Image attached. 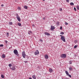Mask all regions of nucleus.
Instances as JSON below:
<instances>
[{
  "label": "nucleus",
  "mask_w": 79,
  "mask_h": 79,
  "mask_svg": "<svg viewBox=\"0 0 79 79\" xmlns=\"http://www.w3.org/2000/svg\"><path fill=\"white\" fill-rule=\"evenodd\" d=\"M24 8H25V9H26V10H27V6H24Z\"/></svg>",
  "instance_id": "dca6fc26"
},
{
  "label": "nucleus",
  "mask_w": 79,
  "mask_h": 79,
  "mask_svg": "<svg viewBox=\"0 0 79 79\" xmlns=\"http://www.w3.org/2000/svg\"><path fill=\"white\" fill-rule=\"evenodd\" d=\"M67 76H69V77H71V75H69V74L68 75H67Z\"/></svg>",
  "instance_id": "c85d7f7f"
},
{
  "label": "nucleus",
  "mask_w": 79,
  "mask_h": 79,
  "mask_svg": "<svg viewBox=\"0 0 79 79\" xmlns=\"http://www.w3.org/2000/svg\"><path fill=\"white\" fill-rule=\"evenodd\" d=\"M28 34L30 35V32H29V31H28Z\"/></svg>",
  "instance_id": "49530a36"
},
{
  "label": "nucleus",
  "mask_w": 79,
  "mask_h": 79,
  "mask_svg": "<svg viewBox=\"0 0 79 79\" xmlns=\"http://www.w3.org/2000/svg\"><path fill=\"white\" fill-rule=\"evenodd\" d=\"M18 10H21V7H18Z\"/></svg>",
  "instance_id": "a878e982"
},
{
  "label": "nucleus",
  "mask_w": 79,
  "mask_h": 79,
  "mask_svg": "<svg viewBox=\"0 0 79 79\" xmlns=\"http://www.w3.org/2000/svg\"><path fill=\"white\" fill-rule=\"evenodd\" d=\"M69 71H72L73 68H72L71 67H69Z\"/></svg>",
  "instance_id": "aec40b11"
},
{
  "label": "nucleus",
  "mask_w": 79,
  "mask_h": 79,
  "mask_svg": "<svg viewBox=\"0 0 79 79\" xmlns=\"http://www.w3.org/2000/svg\"><path fill=\"white\" fill-rule=\"evenodd\" d=\"M6 34L7 37H8V36H9V33L8 32H7Z\"/></svg>",
  "instance_id": "cd10ccee"
},
{
  "label": "nucleus",
  "mask_w": 79,
  "mask_h": 79,
  "mask_svg": "<svg viewBox=\"0 0 79 79\" xmlns=\"http://www.w3.org/2000/svg\"><path fill=\"white\" fill-rule=\"evenodd\" d=\"M5 42L6 43V44H7V43H8V41L6 40H5Z\"/></svg>",
  "instance_id": "e433bc0d"
},
{
  "label": "nucleus",
  "mask_w": 79,
  "mask_h": 79,
  "mask_svg": "<svg viewBox=\"0 0 79 79\" xmlns=\"http://www.w3.org/2000/svg\"><path fill=\"white\" fill-rule=\"evenodd\" d=\"M60 37H63V36L62 35H60Z\"/></svg>",
  "instance_id": "a18cd8bd"
},
{
  "label": "nucleus",
  "mask_w": 79,
  "mask_h": 79,
  "mask_svg": "<svg viewBox=\"0 0 79 79\" xmlns=\"http://www.w3.org/2000/svg\"><path fill=\"white\" fill-rule=\"evenodd\" d=\"M1 77L3 79L4 77V76H3V75H1Z\"/></svg>",
  "instance_id": "4be33fe9"
},
{
  "label": "nucleus",
  "mask_w": 79,
  "mask_h": 79,
  "mask_svg": "<svg viewBox=\"0 0 79 79\" xmlns=\"http://www.w3.org/2000/svg\"><path fill=\"white\" fill-rule=\"evenodd\" d=\"M44 34L45 35H48V36H49L50 35V33H49L47 32H44Z\"/></svg>",
  "instance_id": "6e6552de"
},
{
  "label": "nucleus",
  "mask_w": 79,
  "mask_h": 79,
  "mask_svg": "<svg viewBox=\"0 0 79 79\" xmlns=\"http://www.w3.org/2000/svg\"><path fill=\"white\" fill-rule=\"evenodd\" d=\"M22 54L23 57L24 58H26V53H25V52L24 51H23L22 52Z\"/></svg>",
  "instance_id": "7ed1b4c3"
},
{
  "label": "nucleus",
  "mask_w": 79,
  "mask_h": 79,
  "mask_svg": "<svg viewBox=\"0 0 79 79\" xmlns=\"http://www.w3.org/2000/svg\"><path fill=\"white\" fill-rule=\"evenodd\" d=\"M43 1H45V0H43Z\"/></svg>",
  "instance_id": "8fccbe9b"
},
{
  "label": "nucleus",
  "mask_w": 79,
  "mask_h": 79,
  "mask_svg": "<svg viewBox=\"0 0 79 79\" xmlns=\"http://www.w3.org/2000/svg\"><path fill=\"white\" fill-rule=\"evenodd\" d=\"M60 34H61L62 35H63L64 34V32L62 31L60 32Z\"/></svg>",
  "instance_id": "5701e85b"
},
{
  "label": "nucleus",
  "mask_w": 79,
  "mask_h": 79,
  "mask_svg": "<svg viewBox=\"0 0 79 79\" xmlns=\"http://www.w3.org/2000/svg\"><path fill=\"white\" fill-rule=\"evenodd\" d=\"M32 77L33 79H36V77H35V75H33L32 76Z\"/></svg>",
  "instance_id": "4468645a"
},
{
  "label": "nucleus",
  "mask_w": 79,
  "mask_h": 79,
  "mask_svg": "<svg viewBox=\"0 0 79 79\" xmlns=\"http://www.w3.org/2000/svg\"><path fill=\"white\" fill-rule=\"evenodd\" d=\"M9 67H11V64H9Z\"/></svg>",
  "instance_id": "2f4dec72"
},
{
  "label": "nucleus",
  "mask_w": 79,
  "mask_h": 79,
  "mask_svg": "<svg viewBox=\"0 0 79 79\" xmlns=\"http://www.w3.org/2000/svg\"><path fill=\"white\" fill-rule=\"evenodd\" d=\"M69 64H72V61L70 60L69 61Z\"/></svg>",
  "instance_id": "393cba45"
},
{
  "label": "nucleus",
  "mask_w": 79,
  "mask_h": 79,
  "mask_svg": "<svg viewBox=\"0 0 79 79\" xmlns=\"http://www.w3.org/2000/svg\"><path fill=\"white\" fill-rule=\"evenodd\" d=\"M14 53L15 55H17V56H19V54H18V51L16 49H15V50H14Z\"/></svg>",
  "instance_id": "f257e3e1"
},
{
  "label": "nucleus",
  "mask_w": 79,
  "mask_h": 79,
  "mask_svg": "<svg viewBox=\"0 0 79 79\" xmlns=\"http://www.w3.org/2000/svg\"><path fill=\"white\" fill-rule=\"evenodd\" d=\"M60 57L63 58H66V55L65 54H63L61 55Z\"/></svg>",
  "instance_id": "f03ea898"
},
{
  "label": "nucleus",
  "mask_w": 79,
  "mask_h": 79,
  "mask_svg": "<svg viewBox=\"0 0 79 79\" xmlns=\"http://www.w3.org/2000/svg\"><path fill=\"white\" fill-rule=\"evenodd\" d=\"M0 47H3V44H1V45H0Z\"/></svg>",
  "instance_id": "473e14b6"
},
{
  "label": "nucleus",
  "mask_w": 79,
  "mask_h": 79,
  "mask_svg": "<svg viewBox=\"0 0 79 79\" xmlns=\"http://www.w3.org/2000/svg\"><path fill=\"white\" fill-rule=\"evenodd\" d=\"M17 20H18V21H19V22H20V21H21V19H20L19 17H17Z\"/></svg>",
  "instance_id": "1a4fd4ad"
},
{
  "label": "nucleus",
  "mask_w": 79,
  "mask_h": 79,
  "mask_svg": "<svg viewBox=\"0 0 79 79\" xmlns=\"http://www.w3.org/2000/svg\"><path fill=\"white\" fill-rule=\"evenodd\" d=\"M77 45H75L74 46V48H77Z\"/></svg>",
  "instance_id": "c756f323"
},
{
  "label": "nucleus",
  "mask_w": 79,
  "mask_h": 79,
  "mask_svg": "<svg viewBox=\"0 0 79 79\" xmlns=\"http://www.w3.org/2000/svg\"><path fill=\"white\" fill-rule=\"evenodd\" d=\"M66 2H69V0H66Z\"/></svg>",
  "instance_id": "58836bf2"
},
{
  "label": "nucleus",
  "mask_w": 79,
  "mask_h": 79,
  "mask_svg": "<svg viewBox=\"0 0 79 79\" xmlns=\"http://www.w3.org/2000/svg\"><path fill=\"white\" fill-rule=\"evenodd\" d=\"M76 7H77V10H79V5L77 6H76Z\"/></svg>",
  "instance_id": "6ab92c4d"
},
{
  "label": "nucleus",
  "mask_w": 79,
  "mask_h": 79,
  "mask_svg": "<svg viewBox=\"0 0 79 79\" xmlns=\"http://www.w3.org/2000/svg\"><path fill=\"white\" fill-rule=\"evenodd\" d=\"M44 57L46 59H48V55H44Z\"/></svg>",
  "instance_id": "9d476101"
},
{
  "label": "nucleus",
  "mask_w": 79,
  "mask_h": 79,
  "mask_svg": "<svg viewBox=\"0 0 79 79\" xmlns=\"http://www.w3.org/2000/svg\"><path fill=\"white\" fill-rule=\"evenodd\" d=\"M28 31L30 33H31V34H32V31Z\"/></svg>",
  "instance_id": "bb28decb"
},
{
  "label": "nucleus",
  "mask_w": 79,
  "mask_h": 79,
  "mask_svg": "<svg viewBox=\"0 0 79 79\" xmlns=\"http://www.w3.org/2000/svg\"><path fill=\"white\" fill-rule=\"evenodd\" d=\"M60 11H61L62 10V8H60Z\"/></svg>",
  "instance_id": "4c0bfd02"
},
{
  "label": "nucleus",
  "mask_w": 79,
  "mask_h": 79,
  "mask_svg": "<svg viewBox=\"0 0 79 79\" xmlns=\"http://www.w3.org/2000/svg\"><path fill=\"white\" fill-rule=\"evenodd\" d=\"M49 71L51 73H52V72H53V69H51L50 68H49Z\"/></svg>",
  "instance_id": "0eeeda50"
},
{
  "label": "nucleus",
  "mask_w": 79,
  "mask_h": 79,
  "mask_svg": "<svg viewBox=\"0 0 79 79\" xmlns=\"http://www.w3.org/2000/svg\"><path fill=\"white\" fill-rule=\"evenodd\" d=\"M57 26H59L60 24V22L58 21L56 23Z\"/></svg>",
  "instance_id": "2eb2a0df"
},
{
  "label": "nucleus",
  "mask_w": 79,
  "mask_h": 79,
  "mask_svg": "<svg viewBox=\"0 0 79 79\" xmlns=\"http://www.w3.org/2000/svg\"><path fill=\"white\" fill-rule=\"evenodd\" d=\"M70 5H74V3L73 2H71L70 3Z\"/></svg>",
  "instance_id": "412c9836"
},
{
  "label": "nucleus",
  "mask_w": 79,
  "mask_h": 79,
  "mask_svg": "<svg viewBox=\"0 0 79 79\" xmlns=\"http://www.w3.org/2000/svg\"><path fill=\"white\" fill-rule=\"evenodd\" d=\"M74 56H75V57H76V56H77V55H76V54H75L74 55Z\"/></svg>",
  "instance_id": "ea45409f"
},
{
  "label": "nucleus",
  "mask_w": 79,
  "mask_h": 79,
  "mask_svg": "<svg viewBox=\"0 0 79 79\" xmlns=\"http://www.w3.org/2000/svg\"><path fill=\"white\" fill-rule=\"evenodd\" d=\"M39 52L38 50H36L35 52V55H39Z\"/></svg>",
  "instance_id": "39448f33"
},
{
  "label": "nucleus",
  "mask_w": 79,
  "mask_h": 79,
  "mask_svg": "<svg viewBox=\"0 0 79 79\" xmlns=\"http://www.w3.org/2000/svg\"><path fill=\"white\" fill-rule=\"evenodd\" d=\"M65 73L67 76H68V75L69 74V73H68V71L66 70L65 71Z\"/></svg>",
  "instance_id": "ddd939ff"
},
{
  "label": "nucleus",
  "mask_w": 79,
  "mask_h": 79,
  "mask_svg": "<svg viewBox=\"0 0 79 79\" xmlns=\"http://www.w3.org/2000/svg\"><path fill=\"white\" fill-rule=\"evenodd\" d=\"M27 59H29V57H28V56H27Z\"/></svg>",
  "instance_id": "de8ad7c7"
},
{
  "label": "nucleus",
  "mask_w": 79,
  "mask_h": 79,
  "mask_svg": "<svg viewBox=\"0 0 79 79\" xmlns=\"http://www.w3.org/2000/svg\"><path fill=\"white\" fill-rule=\"evenodd\" d=\"M10 48H9V49H10Z\"/></svg>",
  "instance_id": "3c124183"
},
{
  "label": "nucleus",
  "mask_w": 79,
  "mask_h": 79,
  "mask_svg": "<svg viewBox=\"0 0 79 79\" xmlns=\"http://www.w3.org/2000/svg\"><path fill=\"white\" fill-rule=\"evenodd\" d=\"M40 42H43V41H42V40L41 39L40 40Z\"/></svg>",
  "instance_id": "c9c22d12"
},
{
  "label": "nucleus",
  "mask_w": 79,
  "mask_h": 79,
  "mask_svg": "<svg viewBox=\"0 0 79 79\" xmlns=\"http://www.w3.org/2000/svg\"><path fill=\"white\" fill-rule=\"evenodd\" d=\"M12 70H15L16 69L15 68V66H12V67L10 68Z\"/></svg>",
  "instance_id": "9b49d317"
},
{
  "label": "nucleus",
  "mask_w": 79,
  "mask_h": 79,
  "mask_svg": "<svg viewBox=\"0 0 79 79\" xmlns=\"http://www.w3.org/2000/svg\"><path fill=\"white\" fill-rule=\"evenodd\" d=\"M17 24L19 26H21V23H18Z\"/></svg>",
  "instance_id": "f3484780"
},
{
  "label": "nucleus",
  "mask_w": 79,
  "mask_h": 79,
  "mask_svg": "<svg viewBox=\"0 0 79 79\" xmlns=\"http://www.w3.org/2000/svg\"><path fill=\"white\" fill-rule=\"evenodd\" d=\"M55 29L54 26H51V31H53L54 29Z\"/></svg>",
  "instance_id": "423d86ee"
},
{
  "label": "nucleus",
  "mask_w": 79,
  "mask_h": 79,
  "mask_svg": "<svg viewBox=\"0 0 79 79\" xmlns=\"http://www.w3.org/2000/svg\"><path fill=\"white\" fill-rule=\"evenodd\" d=\"M74 42L75 43H77V40H75Z\"/></svg>",
  "instance_id": "b1692460"
},
{
  "label": "nucleus",
  "mask_w": 79,
  "mask_h": 79,
  "mask_svg": "<svg viewBox=\"0 0 79 79\" xmlns=\"http://www.w3.org/2000/svg\"><path fill=\"white\" fill-rule=\"evenodd\" d=\"M60 39L62 41L64 42H66V40H65L64 36H63L61 37Z\"/></svg>",
  "instance_id": "20e7f679"
},
{
  "label": "nucleus",
  "mask_w": 79,
  "mask_h": 79,
  "mask_svg": "<svg viewBox=\"0 0 79 79\" xmlns=\"http://www.w3.org/2000/svg\"><path fill=\"white\" fill-rule=\"evenodd\" d=\"M74 10L75 11H76V8L75 7H74Z\"/></svg>",
  "instance_id": "f704fd0d"
},
{
  "label": "nucleus",
  "mask_w": 79,
  "mask_h": 79,
  "mask_svg": "<svg viewBox=\"0 0 79 79\" xmlns=\"http://www.w3.org/2000/svg\"><path fill=\"white\" fill-rule=\"evenodd\" d=\"M4 6V5H3V4H2L1 5V6H2V7Z\"/></svg>",
  "instance_id": "a19ab883"
},
{
  "label": "nucleus",
  "mask_w": 79,
  "mask_h": 79,
  "mask_svg": "<svg viewBox=\"0 0 79 79\" xmlns=\"http://www.w3.org/2000/svg\"><path fill=\"white\" fill-rule=\"evenodd\" d=\"M9 24L10 25H12L13 24V23L11 22H9Z\"/></svg>",
  "instance_id": "a211bd4d"
},
{
  "label": "nucleus",
  "mask_w": 79,
  "mask_h": 79,
  "mask_svg": "<svg viewBox=\"0 0 79 79\" xmlns=\"http://www.w3.org/2000/svg\"><path fill=\"white\" fill-rule=\"evenodd\" d=\"M24 62L26 63H27V61H24Z\"/></svg>",
  "instance_id": "37998d69"
},
{
  "label": "nucleus",
  "mask_w": 79,
  "mask_h": 79,
  "mask_svg": "<svg viewBox=\"0 0 79 79\" xmlns=\"http://www.w3.org/2000/svg\"><path fill=\"white\" fill-rule=\"evenodd\" d=\"M43 19H44V20H45V18L44 17V18H43Z\"/></svg>",
  "instance_id": "c03bdc74"
},
{
  "label": "nucleus",
  "mask_w": 79,
  "mask_h": 79,
  "mask_svg": "<svg viewBox=\"0 0 79 79\" xmlns=\"http://www.w3.org/2000/svg\"><path fill=\"white\" fill-rule=\"evenodd\" d=\"M60 29H62V27H60Z\"/></svg>",
  "instance_id": "79ce46f5"
},
{
  "label": "nucleus",
  "mask_w": 79,
  "mask_h": 79,
  "mask_svg": "<svg viewBox=\"0 0 79 79\" xmlns=\"http://www.w3.org/2000/svg\"><path fill=\"white\" fill-rule=\"evenodd\" d=\"M32 26H33V27H34V25H32Z\"/></svg>",
  "instance_id": "09e8293b"
},
{
  "label": "nucleus",
  "mask_w": 79,
  "mask_h": 79,
  "mask_svg": "<svg viewBox=\"0 0 79 79\" xmlns=\"http://www.w3.org/2000/svg\"><path fill=\"white\" fill-rule=\"evenodd\" d=\"M2 58H5V54H3L2 55Z\"/></svg>",
  "instance_id": "f8f14e48"
},
{
  "label": "nucleus",
  "mask_w": 79,
  "mask_h": 79,
  "mask_svg": "<svg viewBox=\"0 0 79 79\" xmlns=\"http://www.w3.org/2000/svg\"><path fill=\"white\" fill-rule=\"evenodd\" d=\"M16 15H17V16H16V18H17V17H18L19 16V15H18V14H16Z\"/></svg>",
  "instance_id": "72a5a7b5"
},
{
  "label": "nucleus",
  "mask_w": 79,
  "mask_h": 79,
  "mask_svg": "<svg viewBox=\"0 0 79 79\" xmlns=\"http://www.w3.org/2000/svg\"><path fill=\"white\" fill-rule=\"evenodd\" d=\"M65 25H68V23H67L66 22H65Z\"/></svg>",
  "instance_id": "7c9ffc66"
}]
</instances>
